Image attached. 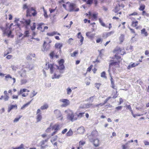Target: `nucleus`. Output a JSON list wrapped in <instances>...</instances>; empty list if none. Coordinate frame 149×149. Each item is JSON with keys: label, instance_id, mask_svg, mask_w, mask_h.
<instances>
[{"label": "nucleus", "instance_id": "obj_21", "mask_svg": "<svg viewBox=\"0 0 149 149\" xmlns=\"http://www.w3.org/2000/svg\"><path fill=\"white\" fill-rule=\"evenodd\" d=\"M85 132V129L83 127H81L77 130L78 134H82Z\"/></svg>", "mask_w": 149, "mask_h": 149}, {"label": "nucleus", "instance_id": "obj_30", "mask_svg": "<svg viewBox=\"0 0 149 149\" xmlns=\"http://www.w3.org/2000/svg\"><path fill=\"white\" fill-rule=\"evenodd\" d=\"M120 6L119 4H118V5H116L114 10V12L115 13H117L119 11L120 9Z\"/></svg>", "mask_w": 149, "mask_h": 149}, {"label": "nucleus", "instance_id": "obj_47", "mask_svg": "<svg viewBox=\"0 0 149 149\" xmlns=\"http://www.w3.org/2000/svg\"><path fill=\"white\" fill-rule=\"evenodd\" d=\"M122 109V106H119L117 107H116L115 108V111H118L119 110H121Z\"/></svg>", "mask_w": 149, "mask_h": 149}, {"label": "nucleus", "instance_id": "obj_19", "mask_svg": "<svg viewBox=\"0 0 149 149\" xmlns=\"http://www.w3.org/2000/svg\"><path fill=\"white\" fill-rule=\"evenodd\" d=\"M63 45L61 43H56L54 45L56 48L58 49H59V51L61 52V48L63 47Z\"/></svg>", "mask_w": 149, "mask_h": 149}, {"label": "nucleus", "instance_id": "obj_32", "mask_svg": "<svg viewBox=\"0 0 149 149\" xmlns=\"http://www.w3.org/2000/svg\"><path fill=\"white\" fill-rule=\"evenodd\" d=\"M118 91H115L114 90L113 91L112 94L113 95V97L112 98H113L115 99L118 97Z\"/></svg>", "mask_w": 149, "mask_h": 149}, {"label": "nucleus", "instance_id": "obj_33", "mask_svg": "<svg viewBox=\"0 0 149 149\" xmlns=\"http://www.w3.org/2000/svg\"><path fill=\"white\" fill-rule=\"evenodd\" d=\"M145 8V5L144 4H141L140 5L139 10L140 11H142L144 10Z\"/></svg>", "mask_w": 149, "mask_h": 149}, {"label": "nucleus", "instance_id": "obj_16", "mask_svg": "<svg viewBox=\"0 0 149 149\" xmlns=\"http://www.w3.org/2000/svg\"><path fill=\"white\" fill-rule=\"evenodd\" d=\"M17 109V106L16 104H15L14 105L11 104L8 107L7 111L9 113L12 110H16Z\"/></svg>", "mask_w": 149, "mask_h": 149}, {"label": "nucleus", "instance_id": "obj_29", "mask_svg": "<svg viewBox=\"0 0 149 149\" xmlns=\"http://www.w3.org/2000/svg\"><path fill=\"white\" fill-rule=\"evenodd\" d=\"M44 24L43 23L39 24L38 25V27L37 28V29L42 32L44 31V30H43L42 27V26Z\"/></svg>", "mask_w": 149, "mask_h": 149}, {"label": "nucleus", "instance_id": "obj_14", "mask_svg": "<svg viewBox=\"0 0 149 149\" xmlns=\"http://www.w3.org/2000/svg\"><path fill=\"white\" fill-rule=\"evenodd\" d=\"M29 90L26 88L21 89L19 91V94H22V96L23 97H26L28 95V94L27 93H23V92H29Z\"/></svg>", "mask_w": 149, "mask_h": 149}, {"label": "nucleus", "instance_id": "obj_42", "mask_svg": "<svg viewBox=\"0 0 149 149\" xmlns=\"http://www.w3.org/2000/svg\"><path fill=\"white\" fill-rule=\"evenodd\" d=\"M12 78V76L10 74H7L5 76V80L7 81H8L9 79Z\"/></svg>", "mask_w": 149, "mask_h": 149}, {"label": "nucleus", "instance_id": "obj_45", "mask_svg": "<svg viewBox=\"0 0 149 149\" xmlns=\"http://www.w3.org/2000/svg\"><path fill=\"white\" fill-rule=\"evenodd\" d=\"M32 31H33L35 30L36 28V24L34 22L33 23V25L31 26L30 27Z\"/></svg>", "mask_w": 149, "mask_h": 149}, {"label": "nucleus", "instance_id": "obj_43", "mask_svg": "<svg viewBox=\"0 0 149 149\" xmlns=\"http://www.w3.org/2000/svg\"><path fill=\"white\" fill-rule=\"evenodd\" d=\"M99 20L100 23L101 25L102 26L104 27H107V26H106L104 23L103 22L102 20L100 18L99 19Z\"/></svg>", "mask_w": 149, "mask_h": 149}, {"label": "nucleus", "instance_id": "obj_9", "mask_svg": "<svg viewBox=\"0 0 149 149\" xmlns=\"http://www.w3.org/2000/svg\"><path fill=\"white\" fill-rule=\"evenodd\" d=\"M60 102L63 103L61 105L63 107H65L70 104V102L69 100L66 99H62L60 100Z\"/></svg>", "mask_w": 149, "mask_h": 149}, {"label": "nucleus", "instance_id": "obj_40", "mask_svg": "<svg viewBox=\"0 0 149 149\" xmlns=\"http://www.w3.org/2000/svg\"><path fill=\"white\" fill-rule=\"evenodd\" d=\"M35 56V54H30L29 55H28L26 57V59L28 60L30 59H31V57H34Z\"/></svg>", "mask_w": 149, "mask_h": 149}, {"label": "nucleus", "instance_id": "obj_11", "mask_svg": "<svg viewBox=\"0 0 149 149\" xmlns=\"http://www.w3.org/2000/svg\"><path fill=\"white\" fill-rule=\"evenodd\" d=\"M67 118L68 120L72 121L76 120L77 119V118L75 117L74 113L72 112H71V113H69L68 115Z\"/></svg>", "mask_w": 149, "mask_h": 149}, {"label": "nucleus", "instance_id": "obj_54", "mask_svg": "<svg viewBox=\"0 0 149 149\" xmlns=\"http://www.w3.org/2000/svg\"><path fill=\"white\" fill-rule=\"evenodd\" d=\"M101 76L102 77H103L105 78H106L107 77L106 76V73L105 72H103L101 73Z\"/></svg>", "mask_w": 149, "mask_h": 149}, {"label": "nucleus", "instance_id": "obj_61", "mask_svg": "<svg viewBox=\"0 0 149 149\" xmlns=\"http://www.w3.org/2000/svg\"><path fill=\"white\" fill-rule=\"evenodd\" d=\"M142 15L143 16H147L148 15V13H146L145 11L144 10H143L142 11Z\"/></svg>", "mask_w": 149, "mask_h": 149}, {"label": "nucleus", "instance_id": "obj_37", "mask_svg": "<svg viewBox=\"0 0 149 149\" xmlns=\"http://www.w3.org/2000/svg\"><path fill=\"white\" fill-rule=\"evenodd\" d=\"M59 126L58 125H55L52 127V129H54L55 131H57L59 129Z\"/></svg>", "mask_w": 149, "mask_h": 149}, {"label": "nucleus", "instance_id": "obj_58", "mask_svg": "<svg viewBox=\"0 0 149 149\" xmlns=\"http://www.w3.org/2000/svg\"><path fill=\"white\" fill-rule=\"evenodd\" d=\"M22 117V116H17L15 118L14 120V121H18L19 119Z\"/></svg>", "mask_w": 149, "mask_h": 149}, {"label": "nucleus", "instance_id": "obj_57", "mask_svg": "<svg viewBox=\"0 0 149 149\" xmlns=\"http://www.w3.org/2000/svg\"><path fill=\"white\" fill-rule=\"evenodd\" d=\"M129 29L130 30V31L131 33L134 34L135 35H137V34L136 33V32L134 29H133L130 28H129Z\"/></svg>", "mask_w": 149, "mask_h": 149}, {"label": "nucleus", "instance_id": "obj_13", "mask_svg": "<svg viewBox=\"0 0 149 149\" xmlns=\"http://www.w3.org/2000/svg\"><path fill=\"white\" fill-rule=\"evenodd\" d=\"M64 62V61L63 59H61L58 62L59 66L58 67V66H56V67H57V68L58 69H59L61 70L65 68L64 66L63 65V63Z\"/></svg>", "mask_w": 149, "mask_h": 149}, {"label": "nucleus", "instance_id": "obj_38", "mask_svg": "<svg viewBox=\"0 0 149 149\" xmlns=\"http://www.w3.org/2000/svg\"><path fill=\"white\" fill-rule=\"evenodd\" d=\"M49 138L46 139L45 140H42L40 142L39 144L40 145H44L45 143L47 142Z\"/></svg>", "mask_w": 149, "mask_h": 149}, {"label": "nucleus", "instance_id": "obj_49", "mask_svg": "<svg viewBox=\"0 0 149 149\" xmlns=\"http://www.w3.org/2000/svg\"><path fill=\"white\" fill-rule=\"evenodd\" d=\"M29 31H25L24 33V37H28L29 36Z\"/></svg>", "mask_w": 149, "mask_h": 149}, {"label": "nucleus", "instance_id": "obj_34", "mask_svg": "<svg viewBox=\"0 0 149 149\" xmlns=\"http://www.w3.org/2000/svg\"><path fill=\"white\" fill-rule=\"evenodd\" d=\"M82 1L84 2H86V3L87 5H91L93 2V0H82Z\"/></svg>", "mask_w": 149, "mask_h": 149}, {"label": "nucleus", "instance_id": "obj_53", "mask_svg": "<svg viewBox=\"0 0 149 149\" xmlns=\"http://www.w3.org/2000/svg\"><path fill=\"white\" fill-rule=\"evenodd\" d=\"M93 67V65H91L89 67H88L87 69V72H90L91 71Z\"/></svg>", "mask_w": 149, "mask_h": 149}, {"label": "nucleus", "instance_id": "obj_3", "mask_svg": "<svg viewBox=\"0 0 149 149\" xmlns=\"http://www.w3.org/2000/svg\"><path fill=\"white\" fill-rule=\"evenodd\" d=\"M23 9L24 10L26 9V16H35L37 14V12L36 8L31 7L30 6L27 5V4H24L23 5Z\"/></svg>", "mask_w": 149, "mask_h": 149}, {"label": "nucleus", "instance_id": "obj_20", "mask_svg": "<svg viewBox=\"0 0 149 149\" xmlns=\"http://www.w3.org/2000/svg\"><path fill=\"white\" fill-rule=\"evenodd\" d=\"M141 34L144 37H147L148 35V33L145 28H143L141 30Z\"/></svg>", "mask_w": 149, "mask_h": 149}, {"label": "nucleus", "instance_id": "obj_5", "mask_svg": "<svg viewBox=\"0 0 149 149\" xmlns=\"http://www.w3.org/2000/svg\"><path fill=\"white\" fill-rule=\"evenodd\" d=\"M55 66H56L54 63L50 64L48 62L46 64L44 68L45 70H48L49 69L51 73L52 74L56 70L55 67Z\"/></svg>", "mask_w": 149, "mask_h": 149}, {"label": "nucleus", "instance_id": "obj_55", "mask_svg": "<svg viewBox=\"0 0 149 149\" xmlns=\"http://www.w3.org/2000/svg\"><path fill=\"white\" fill-rule=\"evenodd\" d=\"M31 102V101H30V102H27V103H26V104H24L22 107L21 109H22L23 108H25L26 107H27L28 106V105L30 104Z\"/></svg>", "mask_w": 149, "mask_h": 149}, {"label": "nucleus", "instance_id": "obj_36", "mask_svg": "<svg viewBox=\"0 0 149 149\" xmlns=\"http://www.w3.org/2000/svg\"><path fill=\"white\" fill-rule=\"evenodd\" d=\"M73 134V132L72 130L70 129L69 131H68L66 134V135L67 136H70L72 135Z\"/></svg>", "mask_w": 149, "mask_h": 149}, {"label": "nucleus", "instance_id": "obj_1", "mask_svg": "<svg viewBox=\"0 0 149 149\" xmlns=\"http://www.w3.org/2000/svg\"><path fill=\"white\" fill-rule=\"evenodd\" d=\"M113 52L115 54L114 56V58L117 60H111L109 65V70H110L111 68H118L120 67V63L121 62L123 58L121 56H123L126 53L125 49L120 47L117 46L113 50Z\"/></svg>", "mask_w": 149, "mask_h": 149}, {"label": "nucleus", "instance_id": "obj_51", "mask_svg": "<svg viewBox=\"0 0 149 149\" xmlns=\"http://www.w3.org/2000/svg\"><path fill=\"white\" fill-rule=\"evenodd\" d=\"M95 86L96 88L97 89H99L100 86L101 85V84L99 83H96L95 84Z\"/></svg>", "mask_w": 149, "mask_h": 149}, {"label": "nucleus", "instance_id": "obj_39", "mask_svg": "<svg viewBox=\"0 0 149 149\" xmlns=\"http://www.w3.org/2000/svg\"><path fill=\"white\" fill-rule=\"evenodd\" d=\"M111 86L113 89V90L115 91H118L117 87L115 85L114 83L111 84Z\"/></svg>", "mask_w": 149, "mask_h": 149}, {"label": "nucleus", "instance_id": "obj_35", "mask_svg": "<svg viewBox=\"0 0 149 149\" xmlns=\"http://www.w3.org/2000/svg\"><path fill=\"white\" fill-rule=\"evenodd\" d=\"M78 54V50L74 51L72 53L70 54V56L72 57H74L76 56V55Z\"/></svg>", "mask_w": 149, "mask_h": 149}, {"label": "nucleus", "instance_id": "obj_31", "mask_svg": "<svg viewBox=\"0 0 149 149\" xmlns=\"http://www.w3.org/2000/svg\"><path fill=\"white\" fill-rule=\"evenodd\" d=\"M48 107V105L47 104H45L41 107L40 109L41 110H44L47 109Z\"/></svg>", "mask_w": 149, "mask_h": 149}, {"label": "nucleus", "instance_id": "obj_22", "mask_svg": "<svg viewBox=\"0 0 149 149\" xmlns=\"http://www.w3.org/2000/svg\"><path fill=\"white\" fill-rule=\"evenodd\" d=\"M47 35L49 36H52L56 35L61 36V34L56 31H53L52 32H49L47 33Z\"/></svg>", "mask_w": 149, "mask_h": 149}, {"label": "nucleus", "instance_id": "obj_44", "mask_svg": "<svg viewBox=\"0 0 149 149\" xmlns=\"http://www.w3.org/2000/svg\"><path fill=\"white\" fill-rule=\"evenodd\" d=\"M86 107V108H89L91 107H93V106L92 104H85Z\"/></svg>", "mask_w": 149, "mask_h": 149}, {"label": "nucleus", "instance_id": "obj_6", "mask_svg": "<svg viewBox=\"0 0 149 149\" xmlns=\"http://www.w3.org/2000/svg\"><path fill=\"white\" fill-rule=\"evenodd\" d=\"M13 23H11L10 24V27L9 28V29L7 30V28L6 27V28H4L3 27L1 28V29L3 31V34L4 35H7L8 37H9L10 36L11 33L12 31L11 30H10V27H11L12 25H13ZM7 24L6 25V26L7 27Z\"/></svg>", "mask_w": 149, "mask_h": 149}, {"label": "nucleus", "instance_id": "obj_64", "mask_svg": "<svg viewBox=\"0 0 149 149\" xmlns=\"http://www.w3.org/2000/svg\"><path fill=\"white\" fill-rule=\"evenodd\" d=\"M40 149H45V148L47 147L48 145H46L44 146L43 145H40Z\"/></svg>", "mask_w": 149, "mask_h": 149}, {"label": "nucleus", "instance_id": "obj_28", "mask_svg": "<svg viewBox=\"0 0 149 149\" xmlns=\"http://www.w3.org/2000/svg\"><path fill=\"white\" fill-rule=\"evenodd\" d=\"M77 37L79 38H81L80 41L81 44H82L84 40V38L81 35V32H79L77 34Z\"/></svg>", "mask_w": 149, "mask_h": 149}, {"label": "nucleus", "instance_id": "obj_50", "mask_svg": "<svg viewBox=\"0 0 149 149\" xmlns=\"http://www.w3.org/2000/svg\"><path fill=\"white\" fill-rule=\"evenodd\" d=\"M102 39L100 37H97L96 40V42L97 43H99L100 42H102Z\"/></svg>", "mask_w": 149, "mask_h": 149}, {"label": "nucleus", "instance_id": "obj_26", "mask_svg": "<svg viewBox=\"0 0 149 149\" xmlns=\"http://www.w3.org/2000/svg\"><path fill=\"white\" fill-rule=\"evenodd\" d=\"M139 63H133L132 64H130L127 67V68L128 69H130L131 68H134L138 66L139 65Z\"/></svg>", "mask_w": 149, "mask_h": 149}, {"label": "nucleus", "instance_id": "obj_24", "mask_svg": "<svg viewBox=\"0 0 149 149\" xmlns=\"http://www.w3.org/2000/svg\"><path fill=\"white\" fill-rule=\"evenodd\" d=\"M99 140L98 139H93V142H93V145L95 147H97L99 145Z\"/></svg>", "mask_w": 149, "mask_h": 149}, {"label": "nucleus", "instance_id": "obj_2", "mask_svg": "<svg viewBox=\"0 0 149 149\" xmlns=\"http://www.w3.org/2000/svg\"><path fill=\"white\" fill-rule=\"evenodd\" d=\"M139 14L136 11H134L133 13L129 14L127 17L132 21L131 26L134 27L135 28V29L137 30L140 29V26H138L139 22L136 20L134 17L135 16L139 15Z\"/></svg>", "mask_w": 149, "mask_h": 149}, {"label": "nucleus", "instance_id": "obj_12", "mask_svg": "<svg viewBox=\"0 0 149 149\" xmlns=\"http://www.w3.org/2000/svg\"><path fill=\"white\" fill-rule=\"evenodd\" d=\"M36 119L38 121H40L42 120V116L40 109H38L36 111Z\"/></svg>", "mask_w": 149, "mask_h": 149}, {"label": "nucleus", "instance_id": "obj_10", "mask_svg": "<svg viewBox=\"0 0 149 149\" xmlns=\"http://www.w3.org/2000/svg\"><path fill=\"white\" fill-rule=\"evenodd\" d=\"M54 113L56 117V118L58 119V120H62L63 118L62 114L60 112L58 109L55 110Z\"/></svg>", "mask_w": 149, "mask_h": 149}, {"label": "nucleus", "instance_id": "obj_41", "mask_svg": "<svg viewBox=\"0 0 149 149\" xmlns=\"http://www.w3.org/2000/svg\"><path fill=\"white\" fill-rule=\"evenodd\" d=\"M31 22V20L30 19H28L24 21V24L26 25V26H29L30 24V23Z\"/></svg>", "mask_w": 149, "mask_h": 149}, {"label": "nucleus", "instance_id": "obj_56", "mask_svg": "<svg viewBox=\"0 0 149 149\" xmlns=\"http://www.w3.org/2000/svg\"><path fill=\"white\" fill-rule=\"evenodd\" d=\"M37 93L36 92L34 91H33V92H32L31 94V95L30 96V97L31 98H32L35 95H36L37 94Z\"/></svg>", "mask_w": 149, "mask_h": 149}, {"label": "nucleus", "instance_id": "obj_59", "mask_svg": "<svg viewBox=\"0 0 149 149\" xmlns=\"http://www.w3.org/2000/svg\"><path fill=\"white\" fill-rule=\"evenodd\" d=\"M73 40V39L72 38H71L69 39L68 42L70 44H72V41Z\"/></svg>", "mask_w": 149, "mask_h": 149}, {"label": "nucleus", "instance_id": "obj_4", "mask_svg": "<svg viewBox=\"0 0 149 149\" xmlns=\"http://www.w3.org/2000/svg\"><path fill=\"white\" fill-rule=\"evenodd\" d=\"M68 3H69L68 7L70 12H78L79 10V8L77 7L75 4L70 3L69 2L66 3V4Z\"/></svg>", "mask_w": 149, "mask_h": 149}, {"label": "nucleus", "instance_id": "obj_52", "mask_svg": "<svg viewBox=\"0 0 149 149\" xmlns=\"http://www.w3.org/2000/svg\"><path fill=\"white\" fill-rule=\"evenodd\" d=\"M84 112L79 113V114L77 115V117L79 118H81L83 116L84 114Z\"/></svg>", "mask_w": 149, "mask_h": 149}, {"label": "nucleus", "instance_id": "obj_62", "mask_svg": "<svg viewBox=\"0 0 149 149\" xmlns=\"http://www.w3.org/2000/svg\"><path fill=\"white\" fill-rule=\"evenodd\" d=\"M124 102V100L122 98H119V105L121 104L122 103Z\"/></svg>", "mask_w": 149, "mask_h": 149}, {"label": "nucleus", "instance_id": "obj_60", "mask_svg": "<svg viewBox=\"0 0 149 149\" xmlns=\"http://www.w3.org/2000/svg\"><path fill=\"white\" fill-rule=\"evenodd\" d=\"M12 98L13 99H17L18 98V95H13L12 96Z\"/></svg>", "mask_w": 149, "mask_h": 149}, {"label": "nucleus", "instance_id": "obj_27", "mask_svg": "<svg viewBox=\"0 0 149 149\" xmlns=\"http://www.w3.org/2000/svg\"><path fill=\"white\" fill-rule=\"evenodd\" d=\"M9 99L8 95H1L0 97V100H3L5 101H8Z\"/></svg>", "mask_w": 149, "mask_h": 149}, {"label": "nucleus", "instance_id": "obj_23", "mask_svg": "<svg viewBox=\"0 0 149 149\" xmlns=\"http://www.w3.org/2000/svg\"><path fill=\"white\" fill-rule=\"evenodd\" d=\"M49 56L52 58H53L54 57L56 58H57L58 57V55L55 54L54 51L51 52L49 54Z\"/></svg>", "mask_w": 149, "mask_h": 149}, {"label": "nucleus", "instance_id": "obj_17", "mask_svg": "<svg viewBox=\"0 0 149 149\" xmlns=\"http://www.w3.org/2000/svg\"><path fill=\"white\" fill-rule=\"evenodd\" d=\"M26 71L24 69H22L20 71L18 72V73L20 76L22 77L26 76Z\"/></svg>", "mask_w": 149, "mask_h": 149}, {"label": "nucleus", "instance_id": "obj_15", "mask_svg": "<svg viewBox=\"0 0 149 149\" xmlns=\"http://www.w3.org/2000/svg\"><path fill=\"white\" fill-rule=\"evenodd\" d=\"M95 35V33H93L91 31L88 32L86 33V36L91 40H93L94 38Z\"/></svg>", "mask_w": 149, "mask_h": 149}, {"label": "nucleus", "instance_id": "obj_46", "mask_svg": "<svg viewBox=\"0 0 149 149\" xmlns=\"http://www.w3.org/2000/svg\"><path fill=\"white\" fill-rule=\"evenodd\" d=\"M24 145L23 144H21L19 146L16 147V149H25L24 147Z\"/></svg>", "mask_w": 149, "mask_h": 149}, {"label": "nucleus", "instance_id": "obj_7", "mask_svg": "<svg viewBox=\"0 0 149 149\" xmlns=\"http://www.w3.org/2000/svg\"><path fill=\"white\" fill-rule=\"evenodd\" d=\"M89 17V18L91 19L92 20L96 21L97 20L98 16L97 13H92L91 11L88 12Z\"/></svg>", "mask_w": 149, "mask_h": 149}, {"label": "nucleus", "instance_id": "obj_18", "mask_svg": "<svg viewBox=\"0 0 149 149\" xmlns=\"http://www.w3.org/2000/svg\"><path fill=\"white\" fill-rule=\"evenodd\" d=\"M43 51H47L49 49L50 47V45L49 44L47 43L45 41H44L43 45Z\"/></svg>", "mask_w": 149, "mask_h": 149}, {"label": "nucleus", "instance_id": "obj_8", "mask_svg": "<svg viewBox=\"0 0 149 149\" xmlns=\"http://www.w3.org/2000/svg\"><path fill=\"white\" fill-rule=\"evenodd\" d=\"M98 135V132L96 130H93L91 132V135L89 136H87L90 142H93V137H95Z\"/></svg>", "mask_w": 149, "mask_h": 149}, {"label": "nucleus", "instance_id": "obj_48", "mask_svg": "<svg viewBox=\"0 0 149 149\" xmlns=\"http://www.w3.org/2000/svg\"><path fill=\"white\" fill-rule=\"evenodd\" d=\"M27 82V80L26 79H22L21 80V85L25 84Z\"/></svg>", "mask_w": 149, "mask_h": 149}, {"label": "nucleus", "instance_id": "obj_25", "mask_svg": "<svg viewBox=\"0 0 149 149\" xmlns=\"http://www.w3.org/2000/svg\"><path fill=\"white\" fill-rule=\"evenodd\" d=\"M125 36L123 34H121L119 38V40L120 41L119 43L120 44H122V43L125 40Z\"/></svg>", "mask_w": 149, "mask_h": 149}, {"label": "nucleus", "instance_id": "obj_63", "mask_svg": "<svg viewBox=\"0 0 149 149\" xmlns=\"http://www.w3.org/2000/svg\"><path fill=\"white\" fill-rule=\"evenodd\" d=\"M67 94H70V93L72 92V91L71 89L70 88H68L67 89Z\"/></svg>", "mask_w": 149, "mask_h": 149}]
</instances>
